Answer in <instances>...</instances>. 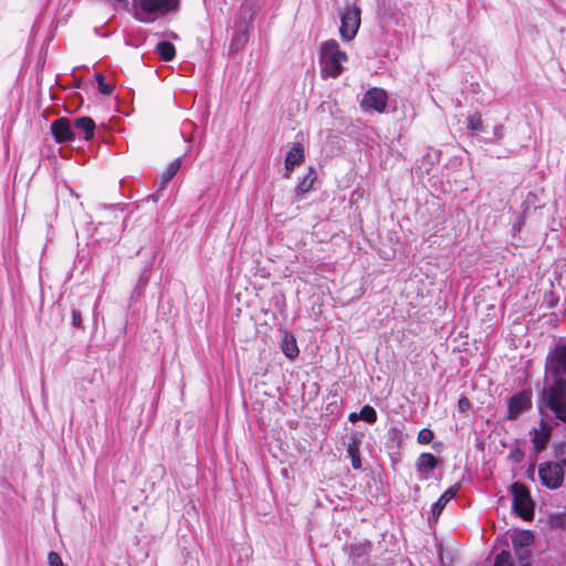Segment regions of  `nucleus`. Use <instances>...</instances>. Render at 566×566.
<instances>
[{"mask_svg": "<svg viewBox=\"0 0 566 566\" xmlns=\"http://www.w3.org/2000/svg\"><path fill=\"white\" fill-rule=\"evenodd\" d=\"M514 552H515V555L517 556V558L520 559V562L522 563V565L524 563H530L528 562V558H530V549L528 548H521V547H517V548H514Z\"/></svg>", "mask_w": 566, "mask_h": 566, "instance_id": "29", "label": "nucleus"}, {"mask_svg": "<svg viewBox=\"0 0 566 566\" xmlns=\"http://www.w3.org/2000/svg\"><path fill=\"white\" fill-rule=\"evenodd\" d=\"M433 437L432 430L424 428L419 431L417 440L420 444H428L433 440Z\"/></svg>", "mask_w": 566, "mask_h": 566, "instance_id": "27", "label": "nucleus"}, {"mask_svg": "<svg viewBox=\"0 0 566 566\" xmlns=\"http://www.w3.org/2000/svg\"><path fill=\"white\" fill-rule=\"evenodd\" d=\"M360 27V9L356 6H347L340 18L339 33L344 41L353 40Z\"/></svg>", "mask_w": 566, "mask_h": 566, "instance_id": "6", "label": "nucleus"}, {"mask_svg": "<svg viewBox=\"0 0 566 566\" xmlns=\"http://www.w3.org/2000/svg\"><path fill=\"white\" fill-rule=\"evenodd\" d=\"M315 179H316V174L313 168H310L308 174L296 186V193L303 195V193L307 192L312 188Z\"/></svg>", "mask_w": 566, "mask_h": 566, "instance_id": "22", "label": "nucleus"}, {"mask_svg": "<svg viewBox=\"0 0 566 566\" xmlns=\"http://www.w3.org/2000/svg\"><path fill=\"white\" fill-rule=\"evenodd\" d=\"M51 132L56 143H67L75 139V132L70 119L57 118L51 124Z\"/></svg>", "mask_w": 566, "mask_h": 566, "instance_id": "10", "label": "nucleus"}, {"mask_svg": "<svg viewBox=\"0 0 566 566\" xmlns=\"http://www.w3.org/2000/svg\"><path fill=\"white\" fill-rule=\"evenodd\" d=\"M174 6V0H139L140 10L135 13V17L140 22L149 23Z\"/></svg>", "mask_w": 566, "mask_h": 566, "instance_id": "5", "label": "nucleus"}, {"mask_svg": "<svg viewBox=\"0 0 566 566\" xmlns=\"http://www.w3.org/2000/svg\"><path fill=\"white\" fill-rule=\"evenodd\" d=\"M521 566H531V564H530V563H524V564H523V565H521Z\"/></svg>", "mask_w": 566, "mask_h": 566, "instance_id": "35", "label": "nucleus"}, {"mask_svg": "<svg viewBox=\"0 0 566 566\" xmlns=\"http://www.w3.org/2000/svg\"><path fill=\"white\" fill-rule=\"evenodd\" d=\"M180 166H181V160L179 158L171 161L169 164V166L167 167V169L161 175L163 184H167L168 181H170L175 177V175L178 172Z\"/></svg>", "mask_w": 566, "mask_h": 566, "instance_id": "23", "label": "nucleus"}, {"mask_svg": "<svg viewBox=\"0 0 566 566\" xmlns=\"http://www.w3.org/2000/svg\"><path fill=\"white\" fill-rule=\"evenodd\" d=\"M534 542V536L530 531H521L514 534L512 538L513 548H528Z\"/></svg>", "mask_w": 566, "mask_h": 566, "instance_id": "19", "label": "nucleus"}, {"mask_svg": "<svg viewBox=\"0 0 566 566\" xmlns=\"http://www.w3.org/2000/svg\"><path fill=\"white\" fill-rule=\"evenodd\" d=\"M565 474L566 471L554 460L542 462L538 465L541 483L549 490L559 489L564 483Z\"/></svg>", "mask_w": 566, "mask_h": 566, "instance_id": "4", "label": "nucleus"}, {"mask_svg": "<svg viewBox=\"0 0 566 566\" xmlns=\"http://www.w3.org/2000/svg\"><path fill=\"white\" fill-rule=\"evenodd\" d=\"M470 407H471V402H470V400L467 397H461L458 400L459 411L465 412L468 409H470Z\"/></svg>", "mask_w": 566, "mask_h": 566, "instance_id": "32", "label": "nucleus"}, {"mask_svg": "<svg viewBox=\"0 0 566 566\" xmlns=\"http://www.w3.org/2000/svg\"><path fill=\"white\" fill-rule=\"evenodd\" d=\"M459 489H460L459 484L450 486L447 491H444L441 494V496L438 499V501L432 505L431 515L434 520H437L440 516V514L443 511L447 503L455 496Z\"/></svg>", "mask_w": 566, "mask_h": 566, "instance_id": "14", "label": "nucleus"}, {"mask_svg": "<svg viewBox=\"0 0 566 566\" xmlns=\"http://www.w3.org/2000/svg\"><path fill=\"white\" fill-rule=\"evenodd\" d=\"M72 325L76 328H83L82 314L78 310H72Z\"/></svg>", "mask_w": 566, "mask_h": 566, "instance_id": "31", "label": "nucleus"}, {"mask_svg": "<svg viewBox=\"0 0 566 566\" xmlns=\"http://www.w3.org/2000/svg\"><path fill=\"white\" fill-rule=\"evenodd\" d=\"M358 417H360V420H364L368 423H374L377 420V412L373 407L366 405L358 412Z\"/></svg>", "mask_w": 566, "mask_h": 566, "instance_id": "24", "label": "nucleus"}, {"mask_svg": "<svg viewBox=\"0 0 566 566\" xmlns=\"http://www.w3.org/2000/svg\"><path fill=\"white\" fill-rule=\"evenodd\" d=\"M511 494L514 512L526 521L532 520L534 516V505L528 490L523 484L516 482L511 485Z\"/></svg>", "mask_w": 566, "mask_h": 566, "instance_id": "3", "label": "nucleus"}, {"mask_svg": "<svg viewBox=\"0 0 566 566\" xmlns=\"http://www.w3.org/2000/svg\"><path fill=\"white\" fill-rule=\"evenodd\" d=\"M347 60L345 52L339 50L336 40L325 41L321 46L322 73L325 76L337 77L343 72L342 63Z\"/></svg>", "mask_w": 566, "mask_h": 566, "instance_id": "1", "label": "nucleus"}, {"mask_svg": "<svg viewBox=\"0 0 566 566\" xmlns=\"http://www.w3.org/2000/svg\"><path fill=\"white\" fill-rule=\"evenodd\" d=\"M359 448L360 440L357 437H353L350 442L347 444V453L352 459V465L355 470L361 469Z\"/></svg>", "mask_w": 566, "mask_h": 566, "instance_id": "17", "label": "nucleus"}, {"mask_svg": "<svg viewBox=\"0 0 566 566\" xmlns=\"http://www.w3.org/2000/svg\"><path fill=\"white\" fill-rule=\"evenodd\" d=\"M344 549L348 553V555L352 558L358 559L367 556L370 553L371 542L368 539L354 541L350 544L346 545Z\"/></svg>", "mask_w": 566, "mask_h": 566, "instance_id": "13", "label": "nucleus"}, {"mask_svg": "<svg viewBox=\"0 0 566 566\" xmlns=\"http://www.w3.org/2000/svg\"><path fill=\"white\" fill-rule=\"evenodd\" d=\"M281 349L283 354L290 359H294L295 357L298 356L300 353L294 336L290 334L284 335L281 343Z\"/></svg>", "mask_w": 566, "mask_h": 566, "instance_id": "18", "label": "nucleus"}, {"mask_svg": "<svg viewBox=\"0 0 566 566\" xmlns=\"http://www.w3.org/2000/svg\"><path fill=\"white\" fill-rule=\"evenodd\" d=\"M304 160V149L301 144H295L285 157L286 176Z\"/></svg>", "mask_w": 566, "mask_h": 566, "instance_id": "15", "label": "nucleus"}, {"mask_svg": "<svg viewBox=\"0 0 566 566\" xmlns=\"http://www.w3.org/2000/svg\"><path fill=\"white\" fill-rule=\"evenodd\" d=\"M388 95L385 90L373 87L366 92L361 101L365 111L382 113L387 106Z\"/></svg>", "mask_w": 566, "mask_h": 566, "instance_id": "7", "label": "nucleus"}, {"mask_svg": "<svg viewBox=\"0 0 566 566\" xmlns=\"http://www.w3.org/2000/svg\"><path fill=\"white\" fill-rule=\"evenodd\" d=\"M554 461L566 471V440L553 444Z\"/></svg>", "mask_w": 566, "mask_h": 566, "instance_id": "21", "label": "nucleus"}, {"mask_svg": "<svg viewBox=\"0 0 566 566\" xmlns=\"http://www.w3.org/2000/svg\"><path fill=\"white\" fill-rule=\"evenodd\" d=\"M155 52L166 62L171 61L176 54L175 46L167 41L159 42L156 45Z\"/></svg>", "mask_w": 566, "mask_h": 566, "instance_id": "20", "label": "nucleus"}, {"mask_svg": "<svg viewBox=\"0 0 566 566\" xmlns=\"http://www.w3.org/2000/svg\"><path fill=\"white\" fill-rule=\"evenodd\" d=\"M73 129L84 134V139L90 140L94 136L95 123L91 117H77L73 123Z\"/></svg>", "mask_w": 566, "mask_h": 566, "instance_id": "16", "label": "nucleus"}, {"mask_svg": "<svg viewBox=\"0 0 566 566\" xmlns=\"http://www.w3.org/2000/svg\"><path fill=\"white\" fill-rule=\"evenodd\" d=\"M532 442L536 452H542L546 449L547 442L552 436V427L545 421L541 420L538 428H533L531 431Z\"/></svg>", "mask_w": 566, "mask_h": 566, "instance_id": "11", "label": "nucleus"}, {"mask_svg": "<svg viewBox=\"0 0 566 566\" xmlns=\"http://www.w3.org/2000/svg\"><path fill=\"white\" fill-rule=\"evenodd\" d=\"M493 566H512L511 554L502 551L495 558Z\"/></svg>", "mask_w": 566, "mask_h": 566, "instance_id": "28", "label": "nucleus"}, {"mask_svg": "<svg viewBox=\"0 0 566 566\" xmlns=\"http://www.w3.org/2000/svg\"><path fill=\"white\" fill-rule=\"evenodd\" d=\"M482 118L479 113H475L468 118V128L472 132H480L482 129Z\"/></svg>", "mask_w": 566, "mask_h": 566, "instance_id": "26", "label": "nucleus"}, {"mask_svg": "<svg viewBox=\"0 0 566 566\" xmlns=\"http://www.w3.org/2000/svg\"><path fill=\"white\" fill-rule=\"evenodd\" d=\"M545 400L556 417L566 422V380L557 378L545 392Z\"/></svg>", "mask_w": 566, "mask_h": 566, "instance_id": "2", "label": "nucleus"}, {"mask_svg": "<svg viewBox=\"0 0 566 566\" xmlns=\"http://www.w3.org/2000/svg\"><path fill=\"white\" fill-rule=\"evenodd\" d=\"M437 458L431 453H421L416 462V470L422 479H427L429 472L436 469Z\"/></svg>", "mask_w": 566, "mask_h": 566, "instance_id": "12", "label": "nucleus"}, {"mask_svg": "<svg viewBox=\"0 0 566 566\" xmlns=\"http://www.w3.org/2000/svg\"><path fill=\"white\" fill-rule=\"evenodd\" d=\"M546 369L555 376L566 374V345H558L548 354Z\"/></svg>", "mask_w": 566, "mask_h": 566, "instance_id": "9", "label": "nucleus"}, {"mask_svg": "<svg viewBox=\"0 0 566 566\" xmlns=\"http://www.w3.org/2000/svg\"><path fill=\"white\" fill-rule=\"evenodd\" d=\"M505 134V127L503 125H497L494 127V137L495 139H502Z\"/></svg>", "mask_w": 566, "mask_h": 566, "instance_id": "33", "label": "nucleus"}, {"mask_svg": "<svg viewBox=\"0 0 566 566\" xmlns=\"http://www.w3.org/2000/svg\"><path fill=\"white\" fill-rule=\"evenodd\" d=\"M95 78L98 83V91L104 95H111L114 88L111 84H107L105 82L104 75L101 73H96Z\"/></svg>", "mask_w": 566, "mask_h": 566, "instance_id": "25", "label": "nucleus"}, {"mask_svg": "<svg viewBox=\"0 0 566 566\" xmlns=\"http://www.w3.org/2000/svg\"><path fill=\"white\" fill-rule=\"evenodd\" d=\"M532 408V396L528 391H521L513 395L507 402L510 420L516 419L521 413Z\"/></svg>", "mask_w": 566, "mask_h": 566, "instance_id": "8", "label": "nucleus"}, {"mask_svg": "<svg viewBox=\"0 0 566 566\" xmlns=\"http://www.w3.org/2000/svg\"><path fill=\"white\" fill-rule=\"evenodd\" d=\"M348 420L350 422H356L358 420H360V417H358V413L357 412H352L349 416H348Z\"/></svg>", "mask_w": 566, "mask_h": 566, "instance_id": "34", "label": "nucleus"}, {"mask_svg": "<svg viewBox=\"0 0 566 566\" xmlns=\"http://www.w3.org/2000/svg\"><path fill=\"white\" fill-rule=\"evenodd\" d=\"M49 566H64L61 556L55 552H50L48 556Z\"/></svg>", "mask_w": 566, "mask_h": 566, "instance_id": "30", "label": "nucleus"}]
</instances>
